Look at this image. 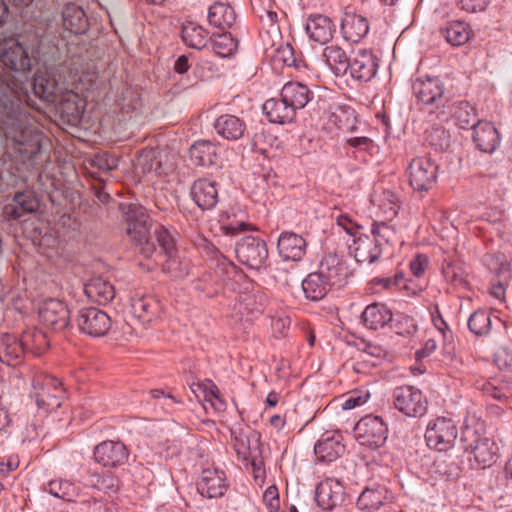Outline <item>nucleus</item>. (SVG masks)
<instances>
[{"label":"nucleus","instance_id":"a19ab883","mask_svg":"<svg viewBox=\"0 0 512 512\" xmlns=\"http://www.w3.org/2000/svg\"><path fill=\"white\" fill-rule=\"evenodd\" d=\"M117 105L123 115L129 118L137 117L143 106L141 93L135 87L125 86L117 99Z\"/></svg>","mask_w":512,"mask_h":512},{"label":"nucleus","instance_id":"9b49d317","mask_svg":"<svg viewBox=\"0 0 512 512\" xmlns=\"http://www.w3.org/2000/svg\"><path fill=\"white\" fill-rule=\"evenodd\" d=\"M237 260L250 269H260L268 259V248L264 240L255 236H245L235 245Z\"/></svg>","mask_w":512,"mask_h":512},{"label":"nucleus","instance_id":"6ab92c4d","mask_svg":"<svg viewBox=\"0 0 512 512\" xmlns=\"http://www.w3.org/2000/svg\"><path fill=\"white\" fill-rule=\"evenodd\" d=\"M228 489L226 474L218 468H205L197 481V491L207 498L222 497Z\"/></svg>","mask_w":512,"mask_h":512},{"label":"nucleus","instance_id":"f257e3e1","mask_svg":"<svg viewBox=\"0 0 512 512\" xmlns=\"http://www.w3.org/2000/svg\"><path fill=\"white\" fill-rule=\"evenodd\" d=\"M126 233L137 253L161 266L162 271L173 279L184 278L189 273V262L180 256L175 231L163 225L157 226L151 235L152 219L140 204H121Z\"/></svg>","mask_w":512,"mask_h":512},{"label":"nucleus","instance_id":"9d476101","mask_svg":"<svg viewBox=\"0 0 512 512\" xmlns=\"http://www.w3.org/2000/svg\"><path fill=\"white\" fill-rule=\"evenodd\" d=\"M458 429L454 421L446 417H437L429 422L425 440L430 448L447 451L454 446Z\"/></svg>","mask_w":512,"mask_h":512},{"label":"nucleus","instance_id":"8fccbe9b","mask_svg":"<svg viewBox=\"0 0 512 512\" xmlns=\"http://www.w3.org/2000/svg\"><path fill=\"white\" fill-rule=\"evenodd\" d=\"M426 142L435 151H446L451 144V135L445 128L435 126L426 131Z\"/></svg>","mask_w":512,"mask_h":512},{"label":"nucleus","instance_id":"cd10ccee","mask_svg":"<svg viewBox=\"0 0 512 512\" xmlns=\"http://www.w3.org/2000/svg\"><path fill=\"white\" fill-rule=\"evenodd\" d=\"M345 261L337 253H327L323 256L318 272L332 285L340 286L347 274Z\"/></svg>","mask_w":512,"mask_h":512},{"label":"nucleus","instance_id":"bb28decb","mask_svg":"<svg viewBox=\"0 0 512 512\" xmlns=\"http://www.w3.org/2000/svg\"><path fill=\"white\" fill-rule=\"evenodd\" d=\"M473 142L476 147L485 153H492L500 143L498 130L489 121H477L473 128Z\"/></svg>","mask_w":512,"mask_h":512},{"label":"nucleus","instance_id":"0e129e2a","mask_svg":"<svg viewBox=\"0 0 512 512\" xmlns=\"http://www.w3.org/2000/svg\"><path fill=\"white\" fill-rule=\"evenodd\" d=\"M403 279V273L397 272L393 276L375 277L372 280V283L375 285H382L386 289H391L393 287H399L402 284Z\"/></svg>","mask_w":512,"mask_h":512},{"label":"nucleus","instance_id":"2eb2a0df","mask_svg":"<svg viewBox=\"0 0 512 512\" xmlns=\"http://www.w3.org/2000/svg\"><path fill=\"white\" fill-rule=\"evenodd\" d=\"M75 322L81 333L91 337L105 336L112 324L109 315L95 307L80 309Z\"/></svg>","mask_w":512,"mask_h":512},{"label":"nucleus","instance_id":"49530a36","mask_svg":"<svg viewBox=\"0 0 512 512\" xmlns=\"http://www.w3.org/2000/svg\"><path fill=\"white\" fill-rule=\"evenodd\" d=\"M441 33L447 42L454 46L465 44L471 37L470 27L463 21L449 22L444 28H442Z\"/></svg>","mask_w":512,"mask_h":512},{"label":"nucleus","instance_id":"79ce46f5","mask_svg":"<svg viewBox=\"0 0 512 512\" xmlns=\"http://www.w3.org/2000/svg\"><path fill=\"white\" fill-rule=\"evenodd\" d=\"M20 340L26 350V354L31 353L34 356H39L49 348L47 335L35 327L24 330Z\"/></svg>","mask_w":512,"mask_h":512},{"label":"nucleus","instance_id":"3c124183","mask_svg":"<svg viewBox=\"0 0 512 512\" xmlns=\"http://www.w3.org/2000/svg\"><path fill=\"white\" fill-rule=\"evenodd\" d=\"M453 115L458 121L460 127L463 129H465L468 126H471L473 129L477 121H480L477 118L475 107L472 106L468 101L458 102L457 105L455 106Z\"/></svg>","mask_w":512,"mask_h":512},{"label":"nucleus","instance_id":"a18cd8bd","mask_svg":"<svg viewBox=\"0 0 512 512\" xmlns=\"http://www.w3.org/2000/svg\"><path fill=\"white\" fill-rule=\"evenodd\" d=\"M134 167L137 173L143 175H161L163 173L161 162L157 158L156 151L152 148H145L140 152Z\"/></svg>","mask_w":512,"mask_h":512},{"label":"nucleus","instance_id":"338daca9","mask_svg":"<svg viewBox=\"0 0 512 512\" xmlns=\"http://www.w3.org/2000/svg\"><path fill=\"white\" fill-rule=\"evenodd\" d=\"M149 393L153 399H164V407L166 408L167 411H171L175 404L181 403V401L178 400L171 393H166L162 389H152L149 391Z\"/></svg>","mask_w":512,"mask_h":512},{"label":"nucleus","instance_id":"5701e85b","mask_svg":"<svg viewBox=\"0 0 512 512\" xmlns=\"http://www.w3.org/2000/svg\"><path fill=\"white\" fill-rule=\"evenodd\" d=\"M40 202L32 190L16 192L12 202L5 205L4 213L7 217L18 220L26 214H31L39 209Z\"/></svg>","mask_w":512,"mask_h":512},{"label":"nucleus","instance_id":"72a5a7b5","mask_svg":"<svg viewBox=\"0 0 512 512\" xmlns=\"http://www.w3.org/2000/svg\"><path fill=\"white\" fill-rule=\"evenodd\" d=\"M214 129L222 138L236 141L244 136L246 124L244 120L235 115L224 114L216 119Z\"/></svg>","mask_w":512,"mask_h":512},{"label":"nucleus","instance_id":"58836bf2","mask_svg":"<svg viewBox=\"0 0 512 512\" xmlns=\"http://www.w3.org/2000/svg\"><path fill=\"white\" fill-rule=\"evenodd\" d=\"M333 286L318 271L312 272L302 281L306 298L312 301L323 299Z\"/></svg>","mask_w":512,"mask_h":512},{"label":"nucleus","instance_id":"a211bd4d","mask_svg":"<svg viewBox=\"0 0 512 512\" xmlns=\"http://www.w3.org/2000/svg\"><path fill=\"white\" fill-rule=\"evenodd\" d=\"M93 456L95 461L103 467L116 468L128 461L129 450L120 441L106 440L94 447Z\"/></svg>","mask_w":512,"mask_h":512},{"label":"nucleus","instance_id":"7ed1b4c3","mask_svg":"<svg viewBox=\"0 0 512 512\" xmlns=\"http://www.w3.org/2000/svg\"><path fill=\"white\" fill-rule=\"evenodd\" d=\"M485 431V424L475 415L465 419L461 433V444L465 451L474 456V460L481 468L489 467L496 461V444L482 434Z\"/></svg>","mask_w":512,"mask_h":512},{"label":"nucleus","instance_id":"f8f14e48","mask_svg":"<svg viewBox=\"0 0 512 512\" xmlns=\"http://www.w3.org/2000/svg\"><path fill=\"white\" fill-rule=\"evenodd\" d=\"M371 233L374 237V247L365 255L366 247L363 246L365 241L359 238L360 244L356 248V257H363V261L373 263L379 259L382 249L385 245H393L397 240L396 230L393 225L387 222L374 221L371 227Z\"/></svg>","mask_w":512,"mask_h":512},{"label":"nucleus","instance_id":"774afa93","mask_svg":"<svg viewBox=\"0 0 512 512\" xmlns=\"http://www.w3.org/2000/svg\"><path fill=\"white\" fill-rule=\"evenodd\" d=\"M497 362L501 369L512 371V348L503 347L497 355Z\"/></svg>","mask_w":512,"mask_h":512},{"label":"nucleus","instance_id":"f3484780","mask_svg":"<svg viewBox=\"0 0 512 512\" xmlns=\"http://www.w3.org/2000/svg\"><path fill=\"white\" fill-rule=\"evenodd\" d=\"M378 61V57L371 49L354 51L349 62L350 76L358 82H369L377 73Z\"/></svg>","mask_w":512,"mask_h":512},{"label":"nucleus","instance_id":"e2e57ef3","mask_svg":"<svg viewBox=\"0 0 512 512\" xmlns=\"http://www.w3.org/2000/svg\"><path fill=\"white\" fill-rule=\"evenodd\" d=\"M395 332L399 335H412L417 331V325L409 316H401L393 324Z\"/></svg>","mask_w":512,"mask_h":512},{"label":"nucleus","instance_id":"c9c22d12","mask_svg":"<svg viewBox=\"0 0 512 512\" xmlns=\"http://www.w3.org/2000/svg\"><path fill=\"white\" fill-rule=\"evenodd\" d=\"M62 23L66 31L75 35L84 34L89 26L85 12L75 4H68L64 7Z\"/></svg>","mask_w":512,"mask_h":512},{"label":"nucleus","instance_id":"b1692460","mask_svg":"<svg viewBox=\"0 0 512 512\" xmlns=\"http://www.w3.org/2000/svg\"><path fill=\"white\" fill-rule=\"evenodd\" d=\"M190 195L195 204L202 210H211L218 203L216 183L206 178H200L191 186Z\"/></svg>","mask_w":512,"mask_h":512},{"label":"nucleus","instance_id":"c756f323","mask_svg":"<svg viewBox=\"0 0 512 512\" xmlns=\"http://www.w3.org/2000/svg\"><path fill=\"white\" fill-rule=\"evenodd\" d=\"M262 109L269 121L276 124L291 123L296 115V110L281 96L266 100Z\"/></svg>","mask_w":512,"mask_h":512},{"label":"nucleus","instance_id":"393cba45","mask_svg":"<svg viewBox=\"0 0 512 512\" xmlns=\"http://www.w3.org/2000/svg\"><path fill=\"white\" fill-rule=\"evenodd\" d=\"M26 356V350L20 338L4 333L0 335V362L7 366L20 365Z\"/></svg>","mask_w":512,"mask_h":512},{"label":"nucleus","instance_id":"ea45409f","mask_svg":"<svg viewBox=\"0 0 512 512\" xmlns=\"http://www.w3.org/2000/svg\"><path fill=\"white\" fill-rule=\"evenodd\" d=\"M189 156L196 166L211 167L217 164L216 147L210 141H197L189 149Z\"/></svg>","mask_w":512,"mask_h":512},{"label":"nucleus","instance_id":"6e6d98bb","mask_svg":"<svg viewBox=\"0 0 512 512\" xmlns=\"http://www.w3.org/2000/svg\"><path fill=\"white\" fill-rule=\"evenodd\" d=\"M511 278L510 265L501 263L496 279L491 283L490 293L497 299H503L505 296V285Z\"/></svg>","mask_w":512,"mask_h":512},{"label":"nucleus","instance_id":"412c9836","mask_svg":"<svg viewBox=\"0 0 512 512\" xmlns=\"http://www.w3.org/2000/svg\"><path fill=\"white\" fill-rule=\"evenodd\" d=\"M307 242L299 234L291 231L282 232L277 240V250L283 261H301L306 254Z\"/></svg>","mask_w":512,"mask_h":512},{"label":"nucleus","instance_id":"e433bc0d","mask_svg":"<svg viewBox=\"0 0 512 512\" xmlns=\"http://www.w3.org/2000/svg\"><path fill=\"white\" fill-rule=\"evenodd\" d=\"M207 18L211 26L220 30H227L235 23L236 14L229 4L215 2L209 7Z\"/></svg>","mask_w":512,"mask_h":512},{"label":"nucleus","instance_id":"603ef678","mask_svg":"<svg viewBox=\"0 0 512 512\" xmlns=\"http://www.w3.org/2000/svg\"><path fill=\"white\" fill-rule=\"evenodd\" d=\"M476 387L485 396L491 397L500 404H504L510 396V391L504 384L495 385L490 381L482 380L477 383Z\"/></svg>","mask_w":512,"mask_h":512},{"label":"nucleus","instance_id":"7c9ffc66","mask_svg":"<svg viewBox=\"0 0 512 512\" xmlns=\"http://www.w3.org/2000/svg\"><path fill=\"white\" fill-rule=\"evenodd\" d=\"M280 96L297 111L313 100L314 92L301 82L290 81L282 87Z\"/></svg>","mask_w":512,"mask_h":512},{"label":"nucleus","instance_id":"aec40b11","mask_svg":"<svg viewBox=\"0 0 512 512\" xmlns=\"http://www.w3.org/2000/svg\"><path fill=\"white\" fill-rule=\"evenodd\" d=\"M344 498V487L337 479L327 478L316 486L315 501L322 510H333L343 503Z\"/></svg>","mask_w":512,"mask_h":512},{"label":"nucleus","instance_id":"ddd939ff","mask_svg":"<svg viewBox=\"0 0 512 512\" xmlns=\"http://www.w3.org/2000/svg\"><path fill=\"white\" fill-rule=\"evenodd\" d=\"M22 35L17 38H5L0 41V60L13 71H28L31 68V58L28 49L20 41Z\"/></svg>","mask_w":512,"mask_h":512},{"label":"nucleus","instance_id":"69168bd1","mask_svg":"<svg viewBox=\"0 0 512 512\" xmlns=\"http://www.w3.org/2000/svg\"><path fill=\"white\" fill-rule=\"evenodd\" d=\"M263 502L269 512H276L279 509V495L276 486H270L263 494Z\"/></svg>","mask_w":512,"mask_h":512},{"label":"nucleus","instance_id":"680f3d73","mask_svg":"<svg viewBox=\"0 0 512 512\" xmlns=\"http://www.w3.org/2000/svg\"><path fill=\"white\" fill-rule=\"evenodd\" d=\"M333 116L338 120V127L343 130H353V122L356 119L355 110L350 107L339 108V113H333Z\"/></svg>","mask_w":512,"mask_h":512},{"label":"nucleus","instance_id":"a878e982","mask_svg":"<svg viewBox=\"0 0 512 512\" xmlns=\"http://www.w3.org/2000/svg\"><path fill=\"white\" fill-rule=\"evenodd\" d=\"M305 30L312 41L326 44L333 37L335 25L326 15L312 14L307 19Z\"/></svg>","mask_w":512,"mask_h":512},{"label":"nucleus","instance_id":"5fc2aeb1","mask_svg":"<svg viewBox=\"0 0 512 512\" xmlns=\"http://www.w3.org/2000/svg\"><path fill=\"white\" fill-rule=\"evenodd\" d=\"M234 269V264L223 255L216 260L215 266L213 267V274L211 275L216 285L215 293H217L219 289H222L225 280Z\"/></svg>","mask_w":512,"mask_h":512},{"label":"nucleus","instance_id":"c03bdc74","mask_svg":"<svg viewBox=\"0 0 512 512\" xmlns=\"http://www.w3.org/2000/svg\"><path fill=\"white\" fill-rule=\"evenodd\" d=\"M87 485L105 493H116L120 489V480L110 472H88Z\"/></svg>","mask_w":512,"mask_h":512},{"label":"nucleus","instance_id":"09e8293b","mask_svg":"<svg viewBox=\"0 0 512 512\" xmlns=\"http://www.w3.org/2000/svg\"><path fill=\"white\" fill-rule=\"evenodd\" d=\"M468 328L476 336H486L491 330L490 313L484 309L474 311L468 319Z\"/></svg>","mask_w":512,"mask_h":512},{"label":"nucleus","instance_id":"c85d7f7f","mask_svg":"<svg viewBox=\"0 0 512 512\" xmlns=\"http://www.w3.org/2000/svg\"><path fill=\"white\" fill-rule=\"evenodd\" d=\"M369 32V23L366 17L355 14L345 13L341 20V33L347 41L358 43Z\"/></svg>","mask_w":512,"mask_h":512},{"label":"nucleus","instance_id":"4468645a","mask_svg":"<svg viewBox=\"0 0 512 512\" xmlns=\"http://www.w3.org/2000/svg\"><path fill=\"white\" fill-rule=\"evenodd\" d=\"M40 323L55 332L70 326V311L67 305L58 299L50 298L43 301L38 309Z\"/></svg>","mask_w":512,"mask_h":512},{"label":"nucleus","instance_id":"6e6552de","mask_svg":"<svg viewBox=\"0 0 512 512\" xmlns=\"http://www.w3.org/2000/svg\"><path fill=\"white\" fill-rule=\"evenodd\" d=\"M66 89L65 82L56 69L38 70L34 75L32 90L34 95L43 102L52 104Z\"/></svg>","mask_w":512,"mask_h":512},{"label":"nucleus","instance_id":"052dcab7","mask_svg":"<svg viewBox=\"0 0 512 512\" xmlns=\"http://www.w3.org/2000/svg\"><path fill=\"white\" fill-rule=\"evenodd\" d=\"M90 165L99 171L109 172L118 166V159L107 152L97 153L91 159Z\"/></svg>","mask_w":512,"mask_h":512},{"label":"nucleus","instance_id":"4be33fe9","mask_svg":"<svg viewBox=\"0 0 512 512\" xmlns=\"http://www.w3.org/2000/svg\"><path fill=\"white\" fill-rule=\"evenodd\" d=\"M342 440L343 437L338 432L324 433L314 446L317 460L323 463H331L338 459L345 451Z\"/></svg>","mask_w":512,"mask_h":512},{"label":"nucleus","instance_id":"20e7f679","mask_svg":"<svg viewBox=\"0 0 512 512\" xmlns=\"http://www.w3.org/2000/svg\"><path fill=\"white\" fill-rule=\"evenodd\" d=\"M36 405L44 412H52L61 407L66 398L62 382L54 376H39L33 380Z\"/></svg>","mask_w":512,"mask_h":512},{"label":"nucleus","instance_id":"2f4dec72","mask_svg":"<svg viewBox=\"0 0 512 512\" xmlns=\"http://www.w3.org/2000/svg\"><path fill=\"white\" fill-rule=\"evenodd\" d=\"M84 293L93 302L100 305L109 303L115 297L113 285L101 276H94L84 284Z\"/></svg>","mask_w":512,"mask_h":512},{"label":"nucleus","instance_id":"13d9d810","mask_svg":"<svg viewBox=\"0 0 512 512\" xmlns=\"http://www.w3.org/2000/svg\"><path fill=\"white\" fill-rule=\"evenodd\" d=\"M48 491L57 498L71 501L74 493V486L67 480L55 479L48 483Z\"/></svg>","mask_w":512,"mask_h":512},{"label":"nucleus","instance_id":"dca6fc26","mask_svg":"<svg viewBox=\"0 0 512 512\" xmlns=\"http://www.w3.org/2000/svg\"><path fill=\"white\" fill-rule=\"evenodd\" d=\"M51 105L54 106L55 115L63 124L78 126L81 122L84 104L78 94L66 89Z\"/></svg>","mask_w":512,"mask_h":512},{"label":"nucleus","instance_id":"423d86ee","mask_svg":"<svg viewBox=\"0 0 512 512\" xmlns=\"http://www.w3.org/2000/svg\"><path fill=\"white\" fill-rule=\"evenodd\" d=\"M412 91L417 100L429 107L431 112L444 108L449 102L439 77L416 78L412 83Z\"/></svg>","mask_w":512,"mask_h":512},{"label":"nucleus","instance_id":"bf43d9fd","mask_svg":"<svg viewBox=\"0 0 512 512\" xmlns=\"http://www.w3.org/2000/svg\"><path fill=\"white\" fill-rule=\"evenodd\" d=\"M275 142H277V137L273 136L263 128L260 131L255 132L252 136L253 148L262 154H266L268 152V148L273 147Z\"/></svg>","mask_w":512,"mask_h":512},{"label":"nucleus","instance_id":"4d7b16f0","mask_svg":"<svg viewBox=\"0 0 512 512\" xmlns=\"http://www.w3.org/2000/svg\"><path fill=\"white\" fill-rule=\"evenodd\" d=\"M237 46V40L230 33H223L213 41L212 49L217 55L228 57L237 50Z\"/></svg>","mask_w":512,"mask_h":512},{"label":"nucleus","instance_id":"37998d69","mask_svg":"<svg viewBox=\"0 0 512 512\" xmlns=\"http://www.w3.org/2000/svg\"><path fill=\"white\" fill-rule=\"evenodd\" d=\"M323 58L336 76H343L347 73L351 57H348L340 46H326L323 50Z\"/></svg>","mask_w":512,"mask_h":512},{"label":"nucleus","instance_id":"864d4df0","mask_svg":"<svg viewBox=\"0 0 512 512\" xmlns=\"http://www.w3.org/2000/svg\"><path fill=\"white\" fill-rule=\"evenodd\" d=\"M441 271L445 279L456 287H464L467 282L465 280V271L461 264L444 260Z\"/></svg>","mask_w":512,"mask_h":512},{"label":"nucleus","instance_id":"f704fd0d","mask_svg":"<svg viewBox=\"0 0 512 512\" xmlns=\"http://www.w3.org/2000/svg\"><path fill=\"white\" fill-rule=\"evenodd\" d=\"M392 318L391 310L385 304L377 302L368 305L361 314V322L371 330L383 328Z\"/></svg>","mask_w":512,"mask_h":512},{"label":"nucleus","instance_id":"4c0bfd02","mask_svg":"<svg viewBox=\"0 0 512 512\" xmlns=\"http://www.w3.org/2000/svg\"><path fill=\"white\" fill-rule=\"evenodd\" d=\"M387 489L379 484L366 487L358 496L356 505L360 510L376 511L387 498Z\"/></svg>","mask_w":512,"mask_h":512},{"label":"nucleus","instance_id":"de8ad7c7","mask_svg":"<svg viewBox=\"0 0 512 512\" xmlns=\"http://www.w3.org/2000/svg\"><path fill=\"white\" fill-rule=\"evenodd\" d=\"M207 31L200 25L187 22L182 25L181 38L183 42L194 49H202L207 43Z\"/></svg>","mask_w":512,"mask_h":512},{"label":"nucleus","instance_id":"473e14b6","mask_svg":"<svg viewBox=\"0 0 512 512\" xmlns=\"http://www.w3.org/2000/svg\"><path fill=\"white\" fill-rule=\"evenodd\" d=\"M161 311L160 302L153 296H141L132 299L131 313L143 324L151 323Z\"/></svg>","mask_w":512,"mask_h":512},{"label":"nucleus","instance_id":"0eeeda50","mask_svg":"<svg viewBox=\"0 0 512 512\" xmlns=\"http://www.w3.org/2000/svg\"><path fill=\"white\" fill-rule=\"evenodd\" d=\"M360 445L376 450L384 446L388 438V427L379 416L367 415L361 418L354 428Z\"/></svg>","mask_w":512,"mask_h":512},{"label":"nucleus","instance_id":"39448f33","mask_svg":"<svg viewBox=\"0 0 512 512\" xmlns=\"http://www.w3.org/2000/svg\"><path fill=\"white\" fill-rule=\"evenodd\" d=\"M396 410L408 417H422L428 408L427 398L422 391L414 386L396 387L391 395Z\"/></svg>","mask_w":512,"mask_h":512},{"label":"nucleus","instance_id":"f03ea898","mask_svg":"<svg viewBox=\"0 0 512 512\" xmlns=\"http://www.w3.org/2000/svg\"><path fill=\"white\" fill-rule=\"evenodd\" d=\"M0 128L20 153L33 157L40 151L42 133L8 97L0 98Z\"/></svg>","mask_w":512,"mask_h":512},{"label":"nucleus","instance_id":"1a4fd4ad","mask_svg":"<svg viewBox=\"0 0 512 512\" xmlns=\"http://www.w3.org/2000/svg\"><path fill=\"white\" fill-rule=\"evenodd\" d=\"M438 165L428 157H415L409 163L407 176L414 191L424 193L437 181Z\"/></svg>","mask_w":512,"mask_h":512}]
</instances>
